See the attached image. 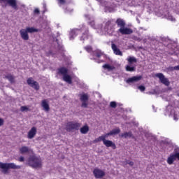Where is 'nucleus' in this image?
<instances>
[{
	"label": "nucleus",
	"mask_w": 179,
	"mask_h": 179,
	"mask_svg": "<svg viewBox=\"0 0 179 179\" xmlns=\"http://www.w3.org/2000/svg\"><path fill=\"white\" fill-rule=\"evenodd\" d=\"M27 164L32 169H40L43 166L41 158L36 155H30L27 159Z\"/></svg>",
	"instance_id": "obj_1"
},
{
	"label": "nucleus",
	"mask_w": 179,
	"mask_h": 179,
	"mask_svg": "<svg viewBox=\"0 0 179 179\" xmlns=\"http://www.w3.org/2000/svg\"><path fill=\"white\" fill-rule=\"evenodd\" d=\"M0 169L3 174H9V170H20L22 166L15 165V163H3L0 162Z\"/></svg>",
	"instance_id": "obj_2"
},
{
	"label": "nucleus",
	"mask_w": 179,
	"mask_h": 179,
	"mask_svg": "<svg viewBox=\"0 0 179 179\" xmlns=\"http://www.w3.org/2000/svg\"><path fill=\"white\" fill-rule=\"evenodd\" d=\"M82 127V124L75 122H69L66 126V131L67 132H73L74 131H79V128Z\"/></svg>",
	"instance_id": "obj_3"
},
{
	"label": "nucleus",
	"mask_w": 179,
	"mask_h": 179,
	"mask_svg": "<svg viewBox=\"0 0 179 179\" xmlns=\"http://www.w3.org/2000/svg\"><path fill=\"white\" fill-rule=\"evenodd\" d=\"M156 78H158L163 85H165V86H170V81L169 80V78H166V76L162 73H158L155 74Z\"/></svg>",
	"instance_id": "obj_4"
},
{
	"label": "nucleus",
	"mask_w": 179,
	"mask_h": 179,
	"mask_svg": "<svg viewBox=\"0 0 179 179\" xmlns=\"http://www.w3.org/2000/svg\"><path fill=\"white\" fill-rule=\"evenodd\" d=\"M156 78H158L163 85H165V86H170V81L169 80V78H166V76L162 73H158L155 74Z\"/></svg>",
	"instance_id": "obj_5"
},
{
	"label": "nucleus",
	"mask_w": 179,
	"mask_h": 179,
	"mask_svg": "<svg viewBox=\"0 0 179 179\" xmlns=\"http://www.w3.org/2000/svg\"><path fill=\"white\" fill-rule=\"evenodd\" d=\"M27 83L29 85V86L32 87V89H34L35 90H40V85L37 81H34L33 78H29L27 80Z\"/></svg>",
	"instance_id": "obj_6"
},
{
	"label": "nucleus",
	"mask_w": 179,
	"mask_h": 179,
	"mask_svg": "<svg viewBox=\"0 0 179 179\" xmlns=\"http://www.w3.org/2000/svg\"><path fill=\"white\" fill-rule=\"evenodd\" d=\"M93 174L95 178L101 179L103 177L106 176V172L101 169H99L97 168L94 169L93 171Z\"/></svg>",
	"instance_id": "obj_7"
},
{
	"label": "nucleus",
	"mask_w": 179,
	"mask_h": 179,
	"mask_svg": "<svg viewBox=\"0 0 179 179\" xmlns=\"http://www.w3.org/2000/svg\"><path fill=\"white\" fill-rule=\"evenodd\" d=\"M118 32L122 35H129L134 33V30L131 28L124 27L123 28L119 29Z\"/></svg>",
	"instance_id": "obj_8"
},
{
	"label": "nucleus",
	"mask_w": 179,
	"mask_h": 179,
	"mask_svg": "<svg viewBox=\"0 0 179 179\" xmlns=\"http://www.w3.org/2000/svg\"><path fill=\"white\" fill-rule=\"evenodd\" d=\"M141 79L142 76H135L126 80V83L129 85L131 83H135V82H139V80H141Z\"/></svg>",
	"instance_id": "obj_9"
},
{
	"label": "nucleus",
	"mask_w": 179,
	"mask_h": 179,
	"mask_svg": "<svg viewBox=\"0 0 179 179\" xmlns=\"http://www.w3.org/2000/svg\"><path fill=\"white\" fill-rule=\"evenodd\" d=\"M120 138H124V139L131 138V139H136L135 136H134V134H132V131L122 133L119 135Z\"/></svg>",
	"instance_id": "obj_10"
},
{
	"label": "nucleus",
	"mask_w": 179,
	"mask_h": 179,
	"mask_svg": "<svg viewBox=\"0 0 179 179\" xmlns=\"http://www.w3.org/2000/svg\"><path fill=\"white\" fill-rule=\"evenodd\" d=\"M36 134H37V128L36 127H33L28 132L27 138L29 139H33V138L36 136Z\"/></svg>",
	"instance_id": "obj_11"
},
{
	"label": "nucleus",
	"mask_w": 179,
	"mask_h": 179,
	"mask_svg": "<svg viewBox=\"0 0 179 179\" xmlns=\"http://www.w3.org/2000/svg\"><path fill=\"white\" fill-rule=\"evenodd\" d=\"M103 143L106 148H112L115 150V149H117V145H115V143L113 142L110 140H106L105 141H103Z\"/></svg>",
	"instance_id": "obj_12"
},
{
	"label": "nucleus",
	"mask_w": 179,
	"mask_h": 179,
	"mask_svg": "<svg viewBox=\"0 0 179 179\" xmlns=\"http://www.w3.org/2000/svg\"><path fill=\"white\" fill-rule=\"evenodd\" d=\"M20 34L22 40H24L25 41H27V40H29V32H27L26 29H22L20 31Z\"/></svg>",
	"instance_id": "obj_13"
},
{
	"label": "nucleus",
	"mask_w": 179,
	"mask_h": 179,
	"mask_svg": "<svg viewBox=\"0 0 179 179\" xmlns=\"http://www.w3.org/2000/svg\"><path fill=\"white\" fill-rule=\"evenodd\" d=\"M112 50L115 55H120V57H122V52L120 50V48H118L115 43H112Z\"/></svg>",
	"instance_id": "obj_14"
},
{
	"label": "nucleus",
	"mask_w": 179,
	"mask_h": 179,
	"mask_svg": "<svg viewBox=\"0 0 179 179\" xmlns=\"http://www.w3.org/2000/svg\"><path fill=\"white\" fill-rule=\"evenodd\" d=\"M69 70L66 67H60L58 69V74L62 75V76H65V75H68Z\"/></svg>",
	"instance_id": "obj_15"
},
{
	"label": "nucleus",
	"mask_w": 179,
	"mask_h": 179,
	"mask_svg": "<svg viewBox=\"0 0 179 179\" xmlns=\"http://www.w3.org/2000/svg\"><path fill=\"white\" fill-rule=\"evenodd\" d=\"M177 160V157L176 156V152L174 154H171L167 159L168 164H173L174 162Z\"/></svg>",
	"instance_id": "obj_16"
},
{
	"label": "nucleus",
	"mask_w": 179,
	"mask_h": 179,
	"mask_svg": "<svg viewBox=\"0 0 179 179\" xmlns=\"http://www.w3.org/2000/svg\"><path fill=\"white\" fill-rule=\"evenodd\" d=\"M63 80L68 83L69 85H72V77L69 74H66L65 76H63L62 78Z\"/></svg>",
	"instance_id": "obj_17"
},
{
	"label": "nucleus",
	"mask_w": 179,
	"mask_h": 179,
	"mask_svg": "<svg viewBox=\"0 0 179 179\" xmlns=\"http://www.w3.org/2000/svg\"><path fill=\"white\" fill-rule=\"evenodd\" d=\"M78 96L80 97V101H89V95L83 92V94H78Z\"/></svg>",
	"instance_id": "obj_18"
},
{
	"label": "nucleus",
	"mask_w": 179,
	"mask_h": 179,
	"mask_svg": "<svg viewBox=\"0 0 179 179\" xmlns=\"http://www.w3.org/2000/svg\"><path fill=\"white\" fill-rule=\"evenodd\" d=\"M115 23H117L118 27H120V29H123L124 27H125V21H124V20L121 19V18H118Z\"/></svg>",
	"instance_id": "obj_19"
},
{
	"label": "nucleus",
	"mask_w": 179,
	"mask_h": 179,
	"mask_svg": "<svg viewBox=\"0 0 179 179\" xmlns=\"http://www.w3.org/2000/svg\"><path fill=\"white\" fill-rule=\"evenodd\" d=\"M89 130H90L89 126L87 124H85L80 129V132L83 135H86V134L89 132Z\"/></svg>",
	"instance_id": "obj_20"
},
{
	"label": "nucleus",
	"mask_w": 179,
	"mask_h": 179,
	"mask_svg": "<svg viewBox=\"0 0 179 179\" xmlns=\"http://www.w3.org/2000/svg\"><path fill=\"white\" fill-rule=\"evenodd\" d=\"M42 107L43 108V110H45V111H50V105L48 104V102H47V101H42Z\"/></svg>",
	"instance_id": "obj_21"
},
{
	"label": "nucleus",
	"mask_w": 179,
	"mask_h": 179,
	"mask_svg": "<svg viewBox=\"0 0 179 179\" xmlns=\"http://www.w3.org/2000/svg\"><path fill=\"white\" fill-rule=\"evenodd\" d=\"M30 152V149H29V147L27 146H23L21 148H20V153L21 155H24L25 153H29Z\"/></svg>",
	"instance_id": "obj_22"
},
{
	"label": "nucleus",
	"mask_w": 179,
	"mask_h": 179,
	"mask_svg": "<svg viewBox=\"0 0 179 179\" xmlns=\"http://www.w3.org/2000/svg\"><path fill=\"white\" fill-rule=\"evenodd\" d=\"M25 30L27 31V33H38V29H36L33 27H27Z\"/></svg>",
	"instance_id": "obj_23"
},
{
	"label": "nucleus",
	"mask_w": 179,
	"mask_h": 179,
	"mask_svg": "<svg viewBox=\"0 0 179 179\" xmlns=\"http://www.w3.org/2000/svg\"><path fill=\"white\" fill-rule=\"evenodd\" d=\"M120 132H121V129H120V127L113 129L110 131H109L111 136H113V135H118V134H120Z\"/></svg>",
	"instance_id": "obj_24"
},
{
	"label": "nucleus",
	"mask_w": 179,
	"mask_h": 179,
	"mask_svg": "<svg viewBox=\"0 0 179 179\" xmlns=\"http://www.w3.org/2000/svg\"><path fill=\"white\" fill-rule=\"evenodd\" d=\"M103 69H107L108 71H114L115 69V67L113 66H111L108 64H106L103 66Z\"/></svg>",
	"instance_id": "obj_25"
},
{
	"label": "nucleus",
	"mask_w": 179,
	"mask_h": 179,
	"mask_svg": "<svg viewBox=\"0 0 179 179\" xmlns=\"http://www.w3.org/2000/svg\"><path fill=\"white\" fill-rule=\"evenodd\" d=\"M125 69L127 72H135L136 71V67L127 65Z\"/></svg>",
	"instance_id": "obj_26"
},
{
	"label": "nucleus",
	"mask_w": 179,
	"mask_h": 179,
	"mask_svg": "<svg viewBox=\"0 0 179 179\" xmlns=\"http://www.w3.org/2000/svg\"><path fill=\"white\" fill-rule=\"evenodd\" d=\"M168 72H173V71H179V65L176 66H169L166 68Z\"/></svg>",
	"instance_id": "obj_27"
},
{
	"label": "nucleus",
	"mask_w": 179,
	"mask_h": 179,
	"mask_svg": "<svg viewBox=\"0 0 179 179\" xmlns=\"http://www.w3.org/2000/svg\"><path fill=\"white\" fill-rule=\"evenodd\" d=\"M76 31H79V29H72L70 31V40H73V38H75L74 36H76Z\"/></svg>",
	"instance_id": "obj_28"
},
{
	"label": "nucleus",
	"mask_w": 179,
	"mask_h": 179,
	"mask_svg": "<svg viewBox=\"0 0 179 179\" xmlns=\"http://www.w3.org/2000/svg\"><path fill=\"white\" fill-rule=\"evenodd\" d=\"M5 78L9 80L10 83H15V77L9 74L6 76Z\"/></svg>",
	"instance_id": "obj_29"
},
{
	"label": "nucleus",
	"mask_w": 179,
	"mask_h": 179,
	"mask_svg": "<svg viewBox=\"0 0 179 179\" xmlns=\"http://www.w3.org/2000/svg\"><path fill=\"white\" fill-rule=\"evenodd\" d=\"M111 22H113V20H110L106 22L104 28H103L104 31H108V29H110V24H111Z\"/></svg>",
	"instance_id": "obj_30"
},
{
	"label": "nucleus",
	"mask_w": 179,
	"mask_h": 179,
	"mask_svg": "<svg viewBox=\"0 0 179 179\" xmlns=\"http://www.w3.org/2000/svg\"><path fill=\"white\" fill-rule=\"evenodd\" d=\"M128 62L129 64H134V63H136L137 62V60H136V58L134 57H130L129 59H128Z\"/></svg>",
	"instance_id": "obj_31"
},
{
	"label": "nucleus",
	"mask_w": 179,
	"mask_h": 179,
	"mask_svg": "<svg viewBox=\"0 0 179 179\" xmlns=\"http://www.w3.org/2000/svg\"><path fill=\"white\" fill-rule=\"evenodd\" d=\"M92 55H96V57L97 58H100V57H101V55H103V52L99 50V51L93 52V53H92Z\"/></svg>",
	"instance_id": "obj_32"
},
{
	"label": "nucleus",
	"mask_w": 179,
	"mask_h": 179,
	"mask_svg": "<svg viewBox=\"0 0 179 179\" xmlns=\"http://www.w3.org/2000/svg\"><path fill=\"white\" fill-rule=\"evenodd\" d=\"M108 136H111V134L110 132L103 134L102 136H101V137L102 138L101 139L103 140V142H104L105 141H107V139H106Z\"/></svg>",
	"instance_id": "obj_33"
},
{
	"label": "nucleus",
	"mask_w": 179,
	"mask_h": 179,
	"mask_svg": "<svg viewBox=\"0 0 179 179\" xmlns=\"http://www.w3.org/2000/svg\"><path fill=\"white\" fill-rule=\"evenodd\" d=\"M107 34H109V36H112V34L114 33V29L113 28L108 29V31H104Z\"/></svg>",
	"instance_id": "obj_34"
},
{
	"label": "nucleus",
	"mask_w": 179,
	"mask_h": 179,
	"mask_svg": "<svg viewBox=\"0 0 179 179\" xmlns=\"http://www.w3.org/2000/svg\"><path fill=\"white\" fill-rule=\"evenodd\" d=\"M101 141H102V142H103V139H102V137H101V136H99V137L95 138V139L93 141V143H99V142H101Z\"/></svg>",
	"instance_id": "obj_35"
},
{
	"label": "nucleus",
	"mask_w": 179,
	"mask_h": 179,
	"mask_svg": "<svg viewBox=\"0 0 179 179\" xmlns=\"http://www.w3.org/2000/svg\"><path fill=\"white\" fill-rule=\"evenodd\" d=\"M137 88L141 92H145V90H146V87H145V85L138 86Z\"/></svg>",
	"instance_id": "obj_36"
},
{
	"label": "nucleus",
	"mask_w": 179,
	"mask_h": 179,
	"mask_svg": "<svg viewBox=\"0 0 179 179\" xmlns=\"http://www.w3.org/2000/svg\"><path fill=\"white\" fill-rule=\"evenodd\" d=\"M110 107H111L112 108H115L117 107V102L111 101L110 103Z\"/></svg>",
	"instance_id": "obj_37"
},
{
	"label": "nucleus",
	"mask_w": 179,
	"mask_h": 179,
	"mask_svg": "<svg viewBox=\"0 0 179 179\" xmlns=\"http://www.w3.org/2000/svg\"><path fill=\"white\" fill-rule=\"evenodd\" d=\"M30 109H29V108L27 106H21L20 108V111H22V113L24 111H29Z\"/></svg>",
	"instance_id": "obj_38"
},
{
	"label": "nucleus",
	"mask_w": 179,
	"mask_h": 179,
	"mask_svg": "<svg viewBox=\"0 0 179 179\" xmlns=\"http://www.w3.org/2000/svg\"><path fill=\"white\" fill-rule=\"evenodd\" d=\"M114 9L111 7L105 6V12H113Z\"/></svg>",
	"instance_id": "obj_39"
},
{
	"label": "nucleus",
	"mask_w": 179,
	"mask_h": 179,
	"mask_svg": "<svg viewBox=\"0 0 179 179\" xmlns=\"http://www.w3.org/2000/svg\"><path fill=\"white\" fill-rule=\"evenodd\" d=\"M85 50H86V51H87V52H92L93 48H92V46L88 45L85 47Z\"/></svg>",
	"instance_id": "obj_40"
},
{
	"label": "nucleus",
	"mask_w": 179,
	"mask_h": 179,
	"mask_svg": "<svg viewBox=\"0 0 179 179\" xmlns=\"http://www.w3.org/2000/svg\"><path fill=\"white\" fill-rule=\"evenodd\" d=\"M87 101H83L82 104H81V107H83V108H87Z\"/></svg>",
	"instance_id": "obj_41"
},
{
	"label": "nucleus",
	"mask_w": 179,
	"mask_h": 179,
	"mask_svg": "<svg viewBox=\"0 0 179 179\" xmlns=\"http://www.w3.org/2000/svg\"><path fill=\"white\" fill-rule=\"evenodd\" d=\"M86 39H87V35L86 34H83V36L80 37V41H85Z\"/></svg>",
	"instance_id": "obj_42"
},
{
	"label": "nucleus",
	"mask_w": 179,
	"mask_h": 179,
	"mask_svg": "<svg viewBox=\"0 0 179 179\" xmlns=\"http://www.w3.org/2000/svg\"><path fill=\"white\" fill-rule=\"evenodd\" d=\"M90 24L92 26V27H93V29H96V24L94 23V21H91Z\"/></svg>",
	"instance_id": "obj_43"
},
{
	"label": "nucleus",
	"mask_w": 179,
	"mask_h": 179,
	"mask_svg": "<svg viewBox=\"0 0 179 179\" xmlns=\"http://www.w3.org/2000/svg\"><path fill=\"white\" fill-rule=\"evenodd\" d=\"M34 13H35V15H40V10L38 8H35Z\"/></svg>",
	"instance_id": "obj_44"
},
{
	"label": "nucleus",
	"mask_w": 179,
	"mask_h": 179,
	"mask_svg": "<svg viewBox=\"0 0 179 179\" xmlns=\"http://www.w3.org/2000/svg\"><path fill=\"white\" fill-rule=\"evenodd\" d=\"M127 164H129V166H134V162L132 161H127Z\"/></svg>",
	"instance_id": "obj_45"
},
{
	"label": "nucleus",
	"mask_w": 179,
	"mask_h": 179,
	"mask_svg": "<svg viewBox=\"0 0 179 179\" xmlns=\"http://www.w3.org/2000/svg\"><path fill=\"white\" fill-rule=\"evenodd\" d=\"M168 19L169 20H171L172 22H174V20H176V19L173 18V16H171V15H169Z\"/></svg>",
	"instance_id": "obj_46"
},
{
	"label": "nucleus",
	"mask_w": 179,
	"mask_h": 179,
	"mask_svg": "<svg viewBox=\"0 0 179 179\" xmlns=\"http://www.w3.org/2000/svg\"><path fill=\"white\" fill-rule=\"evenodd\" d=\"M177 150H175V155L176 156V159L179 160V152L176 151Z\"/></svg>",
	"instance_id": "obj_47"
},
{
	"label": "nucleus",
	"mask_w": 179,
	"mask_h": 179,
	"mask_svg": "<svg viewBox=\"0 0 179 179\" xmlns=\"http://www.w3.org/2000/svg\"><path fill=\"white\" fill-rule=\"evenodd\" d=\"M18 160L20 162H24V157H22V156L20 157Z\"/></svg>",
	"instance_id": "obj_48"
},
{
	"label": "nucleus",
	"mask_w": 179,
	"mask_h": 179,
	"mask_svg": "<svg viewBox=\"0 0 179 179\" xmlns=\"http://www.w3.org/2000/svg\"><path fill=\"white\" fill-rule=\"evenodd\" d=\"M3 122H4L3 119L0 117V127H2V125H3Z\"/></svg>",
	"instance_id": "obj_49"
},
{
	"label": "nucleus",
	"mask_w": 179,
	"mask_h": 179,
	"mask_svg": "<svg viewBox=\"0 0 179 179\" xmlns=\"http://www.w3.org/2000/svg\"><path fill=\"white\" fill-rule=\"evenodd\" d=\"M58 1L59 2V3H62V4L65 3V0H58Z\"/></svg>",
	"instance_id": "obj_50"
},
{
	"label": "nucleus",
	"mask_w": 179,
	"mask_h": 179,
	"mask_svg": "<svg viewBox=\"0 0 179 179\" xmlns=\"http://www.w3.org/2000/svg\"><path fill=\"white\" fill-rule=\"evenodd\" d=\"M173 120H175V121H177L178 120V117H177V116L174 115Z\"/></svg>",
	"instance_id": "obj_51"
},
{
	"label": "nucleus",
	"mask_w": 179,
	"mask_h": 179,
	"mask_svg": "<svg viewBox=\"0 0 179 179\" xmlns=\"http://www.w3.org/2000/svg\"><path fill=\"white\" fill-rule=\"evenodd\" d=\"M138 50H143V47L139 46V47H138Z\"/></svg>",
	"instance_id": "obj_52"
},
{
	"label": "nucleus",
	"mask_w": 179,
	"mask_h": 179,
	"mask_svg": "<svg viewBox=\"0 0 179 179\" xmlns=\"http://www.w3.org/2000/svg\"><path fill=\"white\" fill-rule=\"evenodd\" d=\"M103 2H104V1L102 0L101 2V3L102 5H107V3H106V2H105L104 4H103Z\"/></svg>",
	"instance_id": "obj_53"
},
{
	"label": "nucleus",
	"mask_w": 179,
	"mask_h": 179,
	"mask_svg": "<svg viewBox=\"0 0 179 179\" xmlns=\"http://www.w3.org/2000/svg\"><path fill=\"white\" fill-rule=\"evenodd\" d=\"M149 94H155L154 92H149Z\"/></svg>",
	"instance_id": "obj_54"
},
{
	"label": "nucleus",
	"mask_w": 179,
	"mask_h": 179,
	"mask_svg": "<svg viewBox=\"0 0 179 179\" xmlns=\"http://www.w3.org/2000/svg\"><path fill=\"white\" fill-rule=\"evenodd\" d=\"M137 22L138 23H141V22L139 21V19L137 18Z\"/></svg>",
	"instance_id": "obj_55"
},
{
	"label": "nucleus",
	"mask_w": 179,
	"mask_h": 179,
	"mask_svg": "<svg viewBox=\"0 0 179 179\" xmlns=\"http://www.w3.org/2000/svg\"><path fill=\"white\" fill-rule=\"evenodd\" d=\"M40 139H41V138H40V137H38V138H37V140H38V141L40 140Z\"/></svg>",
	"instance_id": "obj_56"
},
{
	"label": "nucleus",
	"mask_w": 179,
	"mask_h": 179,
	"mask_svg": "<svg viewBox=\"0 0 179 179\" xmlns=\"http://www.w3.org/2000/svg\"><path fill=\"white\" fill-rule=\"evenodd\" d=\"M91 59H94V60H96V58H91Z\"/></svg>",
	"instance_id": "obj_57"
},
{
	"label": "nucleus",
	"mask_w": 179,
	"mask_h": 179,
	"mask_svg": "<svg viewBox=\"0 0 179 179\" xmlns=\"http://www.w3.org/2000/svg\"><path fill=\"white\" fill-rule=\"evenodd\" d=\"M46 10H43V13H45Z\"/></svg>",
	"instance_id": "obj_58"
},
{
	"label": "nucleus",
	"mask_w": 179,
	"mask_h": 179,
	"mask_svg": "<svg viewBox=\"0 0 179 179\" xmlns=\"http://www.w3.org/2000/svg\"><path fill=\"white\" fill-rule=\"evenodd\" d=\"M56 41L57 42V41H58V39H56Z\"/></svg>",
	"instance_id": "obj_59"
}]
</instances>
